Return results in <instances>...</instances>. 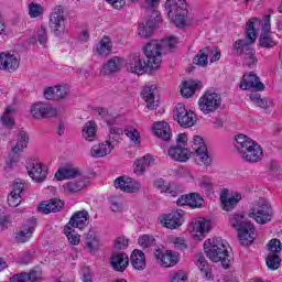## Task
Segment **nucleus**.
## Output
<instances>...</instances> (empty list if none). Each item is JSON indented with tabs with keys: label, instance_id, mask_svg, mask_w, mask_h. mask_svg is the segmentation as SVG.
<instances>
[{
	"label": "nucleus",
	"instance_id": "obj_18",
	"mask_svg": "<svg viewBox=\"0 0 282 282\" xmlns=\"http://www.w3.org/2000/svg\"><path fill=\"white\" fill-rule=\"evenodd\" d=\"M153 20H148L147 23H140L138 29V34L141 36V39H149L151 34H153V30L158 28L160 24V21H162V18H160V14L158 11L152 12Z\"/></svg>",
	"mask_w": 282,
	"mask_h": 282
},
{
	"label": "nucleus",
	"instance_id": "obj_40",
	"mask_svg": "<svg viewBox=\"0 0 282 282\" xmlns=\"http://www.w3.org/2000/svg\"><path fill=\"white\" fill-rule=\"evenodd\" d=\"M82 133L83 138L86 139L87 142H94V140H96V121L86 122Z\"/></svg>",
	"mask_w": 282,
	"mask_h": 282
},
{
	"label": "nucleus",
	"instance_id": "obj_56",
	"mask_svg": "<svg viewBox=\"0 0 282 282\" xmlns=\"http://www.w3.org/2000/svg\"><path fill=\"white\" fill-rule=\"evenodd\" d=\"M127 138L134 142V144H140V132L134 128H128L124 130Z\"/></svg>",
	"mask_w": 282,
	"mask_h": 282
},
{
	"label": "nucleus",
	"instance_id": "obj_33",
	"mask_svg": "<svg viewBox=\"0 0 282 282\" xmlns=\"http://www.w3.org/2000/svg\"><path fill=\"white\" fill-rule=\"evenodd\" d=\"M196 265L202 272L203 279H205L206 281H212L213 269H210L208 260H206V257H204V254L199 253L196 256Z\"/></svg>",
	"mask_w": 282,
	"mask_h": 282
},
{
	"label": "nucleus",
	"instance_id": "obj_60",
	"mask_svg": "<svg viewBox=\"0 0 282 282\" xmlns=\"http://www.w3.org/2000/svg\"><path fill=\"white\" fill-rule=\"evenodd\" d=\"M129 246V240L124 237H119L115 240L116 250H127Z\"/></svg>",
	"mask_w": 282,
	"mask_h": 282
},
{
	"label": "nucleus",
	"instance_id": "obj_45",
	"mask_svg": "<svg viewBox=\"0 0 282 282\" xmlns=\"http://www.w3.org/2000/svg\"><path fill=\"white\" fill-rule=\"evenodd\" d=\"M111 47H113L111 39H109V36H104L97 46V54H100V56H105V54H109Z\"/></svg>",
	"mask_w": 282,
	"mask_h": 282
},
{
	"label": "nucleus",
	"instance_id": "obj_47",
	"mask_svg": "<svg viewBox=\"0 0 282 282\" xmlns=\"http://www.w3.org/2000/svg\"><path fill=\"white\" fill-rule=\"evenodd\" d=\"M28 10H29V17L31 19H39V17H43V13L45 12V9L43 8V6L36 2L29 3Z\"/></svg>",
	"mask_w": 282,
	"mask_h": 282
},
{
	"label": "nucleus",
	"instance_id": "obj_13",
	"mask_svg": "<svg viewBox=\"0 0 282 282\" xmlns=\"http://www.w3.org/2000/svg\"><path fill=\"white\" fill-rule=\"evenodd\" d=\"M159 219L164 228L175 230V228H180V226L184 224V210L177 209L170 214L162 215Z\"/></svg>",
	"mask_w": 282,
	"mask_h": 282
},
{
	"label": "nucleus",
	"instance_id": "obj_2",
	"mask_svg": "<svg viewBox=\"0 0 282 282\" xmlns=\"http://www.w3.org/2000/svg\"><path fill=\"white\" fill-rule=\"evenodd\" d=\"M235 149L241 160L249 164H257L263 160V148L246 134H237L235 138Z\"/></svg>",
	"mask_w": 282,
	"mask_h": 282
},
{
	"label": "nucleus",
	"instance_id": "obj_48",
	"mask_svg": "<svg viewBox=\"0 0 282 282\" xmlns=\"http://www.w3.org/2000/svg\"><path fill=\"white\" fill-rule=\"evenodd\" d=\"M213 178L208 175H204L198 178V187L200 191H205V193L208 195L214 188Z\"/></svg>",
	"mask_w": 282,
	"mask_h": 282
},
{
	"label": "nucleus",
	"instance_id": "obj_24",
	"mask_svg": "<svg viewBox=\"0 0 282 282\" xmlns=\"http://www.w3.org/2000/svg\"><path fill=\"white\" fill-rule=\"evenodd\" d=\"M110 265L116 272H124L129 268V256L124 252L112 253Z\"/></svg>",
	"mask_w": 282,
	"mask_h": 282
},
{
	"label": "nucleus",
	"instance_id": "obj_27",
	"mask_svg": "<svg viewBox=\"0 0 282 282\" xmlns=\"http://www.w3.org/2000/svg\"><path fill=\"white\" fill-rule=\"evenodd\" d=\"M34 228H36V224L34 221L26 223L15 235V240L19 243H25L30 241V239H32V235H34Z\"/></svg>",
	"mask_w": 282,
	"mask_h": 282
},
{
	"label": "nucleus",
	"instance_id": "obj_38",
	"mask_svg": "<svg viewBox=\"0 0 282 282\" xmlns=\"http://www.w3.org/2000/svg\"><path fill=\"white\" fill-rule=\"evenodd\" d=\"M229 223L232 228H237L238 231L250 225L249 221H246L243 214L235 213L230 215Z\"/></svg>",
	"mask_w": 282,
	"mask_h": 282
},
{
	"label": "nucleus",
	"instance_id": "obj_46",
	"mask_svg": "<svg viewBox=\"0 0 282 282\" xmlns=\"http://www.w3.org/2000/svg\"><path fill=\"white\" fill-rule=\"evenodd\" d=\"M259 42L261 47H267L268 50L276 47V40L274 39V35H272V33H262L260 35Z\"/></svg>",
	"mask_w": 282,
	"mask_h": 282
},
{
	"label": "nucleus",
	"instance_id": "obj_50",
	"mask_svg": "<svg viewBox=\"0 0 282 282\" xmlns=\"http://www.w3.org/2000/svg\"><path fill=\"white\" fill-rule=\"evenodd\" d=\"M83 188H85V181L68 182L64 184L65 193H78V191H83Z\"/></svg>",
	"mask_w": 282,
	"mask_h": 282
},
{
	"label": "nucleus",
	"instance_id": "obj_63",
	"mask_svg": "<svg viewBox=\"0 0 282 282\" xmlns=\"http://www.w3.org/2000/svg\"><path fill=\"white\" fill-rule=\"evenodd\" d=\"M55 96L56 100H61L67 97V87L65 86H55Z\"/></svg>",
	"mask_w": 282,
	"mask_h": 282
},
{
	"label": "nucleus",
	"instance_id": "obj_52",
	"mask_svg": "<svg viewBox=\"0 0 282 282\" xmlns=\"http://www.w3.org/2000/svg\"><path fill=\"white\" fill-rule=\"evenodd\" d=\"M36 39L37 43L45 47L47 45V42L50 41V35L47 34V28L40 26L36 32Z\"/></svg>",
	"mask_w": 282,
	"mask_h": 282
},
{
	"label": "nucleus",
	"instance_id": "obj_44",
	"mask_svg": "<svg viewBox=\"0 0 282 282\" xmlns=\"http://www.w3.org/2000/svg\"><path fill=\"white\" fill-rule=\"evenodd\" d=\"M210 55V51L205 47L198 52V54L194 57V65H198L199 67H206L208 65V56Z\"/></svg>",
	"mask_w": 282,
	"mask_h": 282
},
{
	"label": "nucleus",
	"instance_id": "obj_53",
	"mask_svg": "<svg viewBox=\"0 0 282 282\" xmlns=\"http://www.w3.org/2000/svg\"><path fill=\"white\" fill-rule=\"evenodd\" d=\"M281 265V257L278 254H269L267 258V267L269 270H279Z\"/></svg>",
	"mask_w": 282,
	"mask_h": 282
},
{
	"label": "nucleus",
	"instance_id": "obj_25",
	"mask_svg": "<svg viewBox=\"0 0 282 282\" xmlns=\"http://www.w3.org/2000/svg\"><path fill=\"white\" fill-rule=\"evenodd\" d=\"M158 86L155 84H148L142 91V98L147 102L148 109H155L160 101L155 100V91Z\"/></svg>",
	"mask_w": 282,
	"mask_h": 282
},
{
	"label": "nucleus",
	"instance_id": "obj_3",
	"mask_svg": "<svg viewBox=\"0 0 282 282\" xmlns=\"http://www.w3.org/2000/svg\"><path fill=\"white\" fill-rule=\"evenodd\" d=\"M204 252L209 261L220 263L225 268L230 267V253L226 240L221 238H209L204 242Z\"/></svg>",
	"mask_w": 282,
	"mask_h": 282
},
{
	"label": "nucleus",
	"instance_id": "obj_29",
	"mask_svg": "<svg viewBox=\"0 0 282 282\" xmlns=\"http://www.w3.org/2000/svg\"><path fill=\"white\" fill-rule=\"evenodd\" d=\"M124 65V59L122 57L115 56L110 58L102 67V74L105 76H109V74H116V72H120Z\"/></svg>",
	"mask_w": 282,
	"mask_h": 282
},
{
	"label": "nucleus",
	"instance_id": "obj_22",
	"mask_svg": "<svg viewBox=\"0 0 282 282\" xmlns=\"http://www.w3.org/2000/svg\"><path fill=\"white\" fill-rule=\"evenodd\" d=\"M177 206H189L191 208H202L204 198L197 193L182 195L176 202Z\"/></svg>",
	"mask_w": 282,
	"mask_h": 282
},
{
	"label": "nucleus",
	"instance_id": "obj_57",
	"mask_svg": "<svg viewBox=\"0 0 282 282\" xmlns=\"http://www.w3.org/2000/svg\"><path fill=\"white\" fill-rule=\"evenodd\" d=\"M282 249V245H281V240L279 239H271L268 243V250L270 252H281Z\"/></svg>",
	"mask_w": 282,
	"mask_h": 282
},
{
	"label": "nucleus",
	"instance_id": "obj_30",
	"mask_svg": "<svg viewBox=\"0 0 282 282\" xmlns=\"http://www.w3.org/2000/svg\"><path fill=\"white\" fill-rule=\"evenodd\" d=\"M63 206V200L58 198H53L41 203L39 206V210L40 213H44V215H50V213H58V210H61Z\"/></svg>",
	"mask_w": 282,
	"mask_h": 282
},
{
	"label": "nucleus",
	"instance_id": "obj_42",
	"mask_svg": "<svg viewBox=\"0 0 282 282\" xmlns=\"http://www.w3.org/2000/svg\"><path fill=\"white\" fill-rule=\"evenodd\" d=\"M14 113H17V110L8 107L1 116V122L7 129H12V127H14Z\"/></svg>",
	"mask_w": 282,
	"mask_h": 282
},
{
	"label": "nucleus",
	"instance_id": "obj_14",
	"mask_svg": "<svg viewBox=\"0 0 282 282\" xmlns=\"http://www.w3.org/2000/svg\"><path fill=\"white\" fill-rule=\"evenodd\" d=\"M19 65H21V59H19L17 54L10 52L0 53V72L13 74V72L19 69Z\"/></svg>",
	"mask_w": 282,
	"mask_h": 282
},
{
	"label": "nucleus",
	"instance_id": "obj_59",
	"mask_svg": "<svg viewBox=\"0 0 282 282\" xmlns=\"http://www.w3.org/2000/svg\"><path fill=\"white\" fill-rule=\"evenodd\" d=\"M171 241L175 246V248H177V250H186L187 248L186 239L182 237H173Z\"/></svg>",
	"mask_w": 282,
	"mask_h": 282
},
{
	"label": "nucleus",
	"instance_id": "obj_32",
	"mask_svg": "<svg viewBox=\"0 0 282 282\" xmlns=\"http://www.w3.org/2000/svg\"><path fill=\"white\" fill-rule=\"evenodd\" d=\"M152 131L156 138H161L164 142L171 139V127L165 121L154 122Z\"/></svg>",
	"mask_w": 282,
	"mask_h": 282
},
{
	"label": "nucleus",
	"instance_id": "obj_41",
	"mask_svg": "<svg viewBox=\"0 0 282 282\" xmlns=\"http://www.w3.org/2000/svg\"><path fill=\"white\" fill-rule=\"evenodd\" d=\"M99 242L100 239L98 238V234H96L94 230H89L85 239L86 248H88V251L94 252V250L98 248Z\"/></svg>",
	"mask_w": 282,
	"mask_h": 282
},
{
	"label": "nucleus",
	"instance_id": "obj_10",
	"mask_svg": "<svg viewBox=\"0 0 282 282\" xmlns=\"http://www.w3.org/2000/svg\"><path fill=\"white\" fill-rule=\"evenodd\" d=\"M210 232V221L205 218H196L189 225V235L195 241H202Z\"/></svg>",
	"mask_w": 282,
	"mask_h": 282
},
{
	"label": "nucleus",
	"instance_id": "obj_58",
	"mask_svg": "<svg viewBox=\"0 0 282 282\" xmlns=\"http://www.w3.org/2000/svg\"><path fill=\"white\" fill-rule=\"evenodd\" d=\"M8 204L11 208H17L21 204V195L10 193L8 196Z\"/></svg>",
	"mask_w": 282,
	"mask_h": 282
},
{
	"label": "nucleus",
	"instance_id": "obj_8",
	"mask_svg": "<svg viewBox=\"0 0 282 282\" xmlns=\"http://www.w3.org/2000/svg\"><path fill=\"white\" fill-rule=\"evenodd\" d=\"M198 107L205 115L215 113L221 107V95L212 90L205 91L198 99Z\"/></svg>",
	"mask_w": 282,
	"mask_h": 282
},
{
	"label": "nucleus",
	"instance_id": "obj_16",
	"mask_svg": "<svg viewBox=\"0 0 282 282\" xmlns=\"http://www.w3.org/2000/svg\"><path fill=\"white\" fill-rule=\"evenodd\" d=\"M176 120L181 127L188 128L193 127V124L197 122V117L195 116V112L186 110V107H184L182 104H177Z\"/></svg>",
	"mask_w": 282,
	"mask_h": 282
},
{
	"label": "nucleus",
	"instance_id": "obj_49",
	"mask_svg": "<svg viewBox=\"0 0 282 282\" xmlns=\"http://www.w3.org/2000/svg\"><path fill=\"white\" fill-rule=\"evenodd\" d=\"M64 232H65L69 243H72L73 246H78L80 243V236L78 234H76V231L74 230L73 227L65 226Z\"/></svg>",
	"mask_w": 282,
	"mask_h": 282
},
{
	"label": "nucleus",
	"instance_id": "obj_9",
	"mask_svg": "<svg viewBox=\"0 0 282 282\" xmlns=\"http://www.w3.org/2000/svg\"><path fill=\"white\" fill-rule=\"evenodd\" d=\"M65 11L61 6L55 7L50 14V29L55 34V36H61L65 34Z\"/></svg>",
	"mask_w": 282,
	"mask_h": 282
},
{
	"label": "nucleus",
	"instance_id": "obj_35",
	"mask_svg": "<svg viewBox=\"0 0 282 282\" xmlns=\"http://www.w3.org/2000/svg\"><path fill=\"white\" fill-rule=\"evenodd\" d=\"M130 263L134 270H144L147 268V256L140 249H134L130 256Z\"/></svg>",
	"mask_w": 282,
	"mask_h": 282
},
{
	"label": "nucleus",
	"instance_id": "obj_15",
	"mask_svg": "<svg viewBox=\"0 0 282 282\" xmlns=\"http://www.w3.org/2000/svg\"><path fill=\"white\" fill-rule=\"evenodd\" d=\"M57 113L58 111L56 108L48 104L37 102L31 107V115L36 120H41V118H54Z\"/></svg>",
	"mask_w": 282,
	"mask_h": 282
},
{
	"label": "nucleus",
	"instance_id": "obj_62",
	"mask_svg": "<svg viewBox=\"0 0 282 282\" xmlns=\"http://www.w3.org/2000/svg\"><path fill=\"white\" fill-rule=\"evenodd\" d=\"M44 98L46 100H56V86H51L44 90Z\"/></svg>",
	"mask_w": 282,
	"mask_h": 282
},
{
	"label": "nucleus",
	"instance_id": "obj_64",
	"mask_svg": "<svg viewBox=\"0 0 282 282\" xmlns=\"http://www.w3.org/2000/svg\"><path fill=\"white\" fill-rule=\"evenodd\" d=\"M186 279V272L178 271L173 275L172 282H187Z\"/></svg>",
	"mask_w": 282,
	"mask_h": 282
},
{
	"label": "nucleus",
	"instance_id": "obj_1",
	"mask_svg": "<svg viewBox=\"0 0 282 282\" xmlns=\"http://www.w3.org/2000/svg\"><path fill=\"white\" fill-rule=\"evenodd\" d=\"M261 25L259 18H252L247 22L246 29V40H238L234 44L236 54L243 57V65L247 67H254L257 65V56H254V48H252V43L257 41V28Z\"/></svg>",
	"mask_w": 282,
	"mask_h": 282
},
{
	"label": "nucleus",
	"instance_id": "obj_12",
	"mask_svg": "<svg viewBox=\"0 0 282 282\" xmlns=\"http://www.w3.org/2000/svg\"><path fill=\"white\" fill-rule=\"evenodd\" d=\"M26 171L29 176L37 183L45 182L47 180V170L43 166V163L36 160L26 161Z\"/></svg>",
	"mask_w": 282,
	"mask_h": 282
},
{
	"label": "nucleus",
	"instance_id": "obj_17",
	"mask_svg": "<svg viewBox=\"0 0 282 282\" xmlns=\"http://www.w3.org/2000/svg\"><path fill=\"white\" fill-rule=\"evenodd\" d=\"M154 258L161 268H173V265H177V261H180L177 253L173 251L163 252L161 249L155 250Z\"/></svg>",
	"mask_w": 282,
	"mask_h": 282
},
{
	"label": "nucleus",
	"instance_id": "obj_34",
	"mask_svg": "<svg viewBox=\"0 0 282 282\" xmlns=\"http://www.w3.org/2000/svg\"><path fill=\"white\" fill-rule=\"evenodd\" d=\"M197 89H202V82L189 79L182 83L181 95L183 98H191Z\"/></svg>",
	"mask_w": 282,
	"mask_h": 282
},
{
	"label": "nucleus",
	"instance_id": "obj_26",
	"mask_svg": "<svg viewBox=\"0 0 282 282\" xmlns=\"http://www.w3.org/2000/svg\"><path fill=\"white\" fill-rule=\"evenodd\" d=\"M43 273L39 270H31L29 273H18L10 278L11 282H41Z\"/></svg>",
	"mask_w": 282,
	"mask_h": 282
},
{
	"label": "nucleus",
	"instance_id": "obj_23",
	"mask_svg": "<svg viewBox=\"0 0 282 282\" xmlns=\"http://www.w3.org/2000/svg\"><path fill=\"white\" fill-rule=\"evenodd\" d=\"M241 199V193L239 192H235L232 194L223 193L220 195L223 209H225L227 213L235 210V208H237V204H239Z\"/></svg>",
	"mask_w": 282,
	"mask_h": 282
},
{
	"label": "nucleus",
	"instance_id": "obj_28",
	"mask_svg": "<svg viewBox=\"0 0 282 282\" xmlns=\"http://www.w3.org/2000/svg\"><path fill=\"white\" fill-rule=\"evenodd\" d=\"M113 151V144L111 141L106 140L104 143L95 144L90 149L91 158H105Z\"/></svg>",
	"mask_w": 282,
	"mask_h": 282
},
{
	"label": "nucleus",
	"instance_id": "obj_39",
	"mask_svg": "<svg viewBox=\"0 0 282 282\" xmlns=\"http://www.w3.org/2000/svg\"><path fill=\"white\" fill-rule=\"evenodd\" d=\"M195 153V162L198 164V166L208 167L213 164V158L208 155V148H205V150H199Z\"/></svg>",
	"mask_w": 282,
	"mask_h": 282
},
{
	"label": "nucleus",
	"instance_id": "obj_20",
	"mask_svg": "<svg viewBox=\"0 0 282 282\" xmlns=\"http://www.w3.org/2000/svg\"><path fill=\"white\" fill-rule=\"evenodd\" d=\"M115 188H120L123 193H138L140 191V182L131 177L121 176L115 180Z\"/></svg>",
	"mask_w": 282,
	"mask_h": 282
},
{
	"label": "nucleus",
	"instance_id": "obj_51",
	"mask_svg": "<svg viewBox=\"0 0 282 282\" xmlns=\"http://www.w3.org/2000/svg\"><path fill=\"white\" fill-rule=\"evenodd\" d=\"M138 243L143 250H147V248H153V246H155V238L151 235H142L139 237Z\"/></svg>",
	"mask_w": 282,
	"mask_h": 282
},
{
	"label": "nucleus",
	"instance_id": "obj_55",
	"mask_svg": "<svg viewBox=\"0 0 282 282\" xmlns=\"http://www.w3.org/2000/svg\"><path fill=\"white\" fill-rule=\"evenodd\" d=\"M124 134V130L122 128L118 127H110L109 129V142H118L120 140V137Z\"/></svg>",
	"mask_w": 282,
	"mask_h": 282
},
{
	"label": "nucleus",
	"instance_id": "obj_43",
	"mask_svg": "<svg viewBox=\"0 0 282 282\" xmlns=\"http://www.w3.org/2000/svg\"><path fill=\"white\" fill-rule=\"evenodd\" d=\"M154 187L160 191V193H169V195L175 196V186H173L171 183H166L162 178L154 182Z\"/></svg>",
	"mask_w": 282,
	"mask_h": 282
},
{
	"label": "nucleus",
	"instance_id": "obj_61",
	"mask_svg": "<svg viewBox=\"0 0 282 282\" xmlns=\"http://www.w3.org/2000/svg\"><path fill=\"white\" fill-rule=\"evenodd\" d=\"M209 50L208 57L210 58V63H217L219 58H221V52L217 50V47H207Z\"/></svg>",
	"mask_w": 282,
	"mask_h": 282
},
{
	"label": "nucleus",
	"instance_id": "obj_31",
	"mask_svg": "<svg viewBox=\"0 0 282 282\" xmlns=\"http://www.w3.org/2000/svg\"><path fill=\"white\" fill-rule=\"evenodd\" d=\"M238 239L241 246H250L254 241V225L249 223L245 228L238 231Z\"/></svg>",
	"mask_w": 282,
	"mask_h": 282
},
{
	"label": "nucleus",
	"instance_id": "obj_21",
	"mask_svg": "<svg viewBox=\"0 0 282 282\" xmlns=\"http://www.w3.org/2000/svg\"><path fill=\"white\" fill-rule=\"evenodd\" d=\"M88 225H89V212L83 209V210L76 212L70 217V219L66 226H69L70 228H78L79 230H83L84 228H87Z\"/></svg>",
	"mask_w": 282,
	"mask_h": 282
},
{
	"label": "nucleus",
	"instance_id": "obj_6",
	"mask_svg": "<svg viewBox=\"0 0 282 282\" xmlns=\"http://www.w3.org/2000/svg\"><path fill=\"white\" fill-rule=\"evenodd\" d=\"M188 135L181 133L176 138V144L171 145L167 150V154L174 162H188L193 152L187 148Z\"/></svg>",
	"mask_w": 282,
	"mask_h": 282
},
{
	"label": "nucleus",
	"instance_id": "obj_54",
	"mask_svg": "<svg viewBox=\"0 0 282 282\" xmlns=\"http://www.w3.org/2000/svg\"><path fill=\"white\" fill-rule=\"evenodd\" d=\"M192 149L195 153L202 150L205 151L207 148L206 143H204V139L199 135H195L192 141Z\"/></svg>",
	"mask_w": 282,
	"mask_h": 282
},
{
	"label": "nucleus",
	"instance_id": "obj_5",
	"mask_svg": "<svg viewBox=\"0 0 282 282\" xmlns=\"http://www.w3.org/2000/svg\"><path fill=\"white\" fill-rule=\"evenodd\" d=\"M165 9L167 17L176 28H184L186 25V17L188 15V4L186 0H166Z\"/></svg>",
	"mask_w": 282,
	"mask_h": 282
},
{
	"label": "nucleus",
	"instance_id": "obj_7",
	"mask_svg": "<svg viewBox=\"0 0 282 282\" xmlns=\"http://www.w3.org/2000/svg\"><path fill=\"white\" fill-rule=\"evenodd\" d=\"M249 217L254 219L257 224H268L272 219V206H270V202L263 197L254 200Z\"/></svg>",
	"mask_w": 282,
	"mask_h": 282
},
{
	"label": "nucleus",
	"instance_id": "obj_37",
	"mask_svg": "<svg viewBox=\"0 0 282 282\" xmlns=\"http://www.w3.org/2000/svg\"><path fill=\"white\" fill-rule=\"evenodd\" d=\"M151 164H153V156L150 154L142 156L134 163V173L137 175H143L144 171H147Z\"/></svg>",
	"mask_w": 282,
	"mask_h": 282
},
{
	"label": "nucleus",
	"instance_id": "obj_11",
	"mask_svg": "<svg viewBox=\"0 0 282 282\" xmlns=\"http://www.w3.org/2000/svg\"><path fill=\"white\" fill-rule=\"evenodd\" d=\"M128 72H131L132 74H153V72L156 70V68L152 65L151 62L147 59H142L140 56H133L127 65Z\"/></svg>",
	"mask_w": 282,
	"mask_h": 282
},
{
	"label": "nucleus",
	"instance_id": "obj_4",
	"mask_svg": "<svg viewBox=\"0 0 282 282\" xmlns=\"http://www.w3.org/2000/svg\"><path fill=\"white\" fill-rule=\"evenodd\" d=\"M177 43L178 41L175 36H167L161 41L152 40L144 48L147 61L156 69H160V65L162 64V50H173Z\"/></svg>",
	"mask_w": 282,
	"mask_h": 282
},
{
	"label": "nucleus",
	"instance_id": "obj_36",
	"mask_svg": "<svg viewBox=\"0 0 282 282\" xmlns=\"http://www.w3.org/2000/svg\"><path fill=\"white\" fill-rule=\"evenodd\" d=\"M55 177L62 182V180H74L80 177V170L77 167H62L55 173Z\"/></svg>",
	"mask_w": 282,
	"mask_h": 282
},
{
	"label": "nucleus",
	"instance_id": "obj_19",
	"mask_svg": "<svg viewBox=\"0 0 282 282\" xmlns=\"http://www.w3.org/2000/svg\"><path fill=\"white\" fill-rule=\"evenodd\" d=\"M240 89H256V91H263V83L259 79V76L254 73L245 74L240 82Z\"/></svg>",
	"mask_w": 282,
	"mask_h": 282
}]
</instances>
